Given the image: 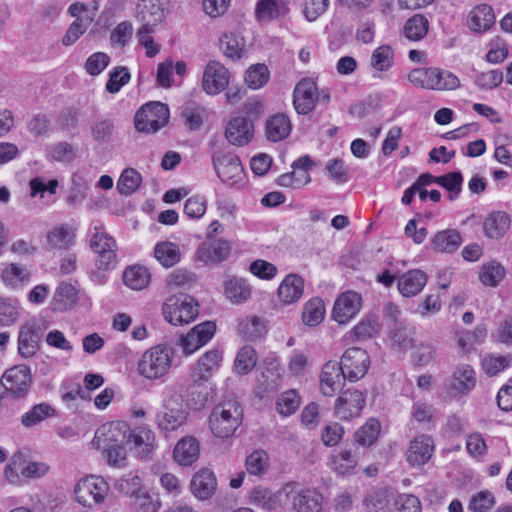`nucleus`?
<instances>
[{"label": "nucleus", "mask_w": 512, "mask_h": 512, "mask_svg": "<svg viewBox=\"0 0 512 512\" xmlns=\"http://www.w3.org/2000/svg\"><path fill=\"white\" fill-rule=\"evenodd\" d=\"M92 445L105 454L107 463L113 467L125 466L127 448L137 456H149L156 449V437L147 426L130 429L124 421L101 425L95 432Z\"/></svg>", "instance_id": "1"}, {"label": "nucleus", "mask_w": 512, "mask_h": 512, "mask_svg": "<svg viewBox=\"0 0 512 512\" xmlns=\"http://www.w3.org/2000/svg\"><path fill=\"white\" fill-rule=\"evenodd\" d=\"M174 359V351L166 345H155L147 349L137 363V372L147 380H158L166 376Z\"/></svg>", "instance_id": "2"}, {"label": "nucleus", "mask_w": 512, "mask_h": 512, "mask_svg": "<svg viewBox=\"0 0 512 512\" xmlns=\"http://www.w3.org/2000/svg\"><path fill=\"white\" fill-rule=\"evenodd\" d=\"M222 354L217 349H211L203 354L193 365L191 370L192 384L190 386L191 394L198 388L199 391L196 404L204 405L209 400L207 386L205 385L212 375L219 369L222 362Z\"/></svg>", "instance_id": "3"}, {"label": "nucleus", "mask_w": 512, "mask_h": 512, "mask_svg": "<svg viewBox=\"0 0 512 512\" xmlns=\"http://www.w3.org/2000/svg\"><path fill=\"white\" fill-rule=\"evenodd\" d=\"M242 421V409L235 400H227L212 410L209 418L210 429L218 438L232 436Z\"/></svg>", "instance_id": "4"}, {"label": "nucleus", "mask_w": 512, "mask_h": 512, "mask_svg": "<svg viewBox=\"0 0 512 512\" xmlns=\"http://www.w3.org/2000/svg\"><path fill=\"white\" fill-rule=\"evenodd\" d=\"M281 493L286 497L292 512H322L323 495L314 487L298 482H288Z\"/></svg>", "instance_id": "5"}, {"label": "nucleus", "mask_w": 512, "mask_h": 512, "mask_svg": "<svg viewBox=\"0 0 512 512\" xmlns=\"http://www.w3.org/2000/svg\"><path fill=\"white\" fill-rule=\"evenodd\" d=\"M169 120L168 106L161 102H149L142 105L134 117L137 131L155 133L163 128Z\"/></svg>", "instance_id": "6"}, {"label": "nucleus", "mask_w": 512, "mask_h": 512, "mask_svg": "<svg viewBox=\"0 0 512 512\" xmlns=\"http://www.w3.org/2000/svg\"><path fill=\"white\" fill-rule=\"evenodd\" d=\"M318 101L324 103L330 101L328 89L318 90L316 82L309 78H304L297 83L294 88L293 103L299 114H308Z\"/></svg>", "instance_id": "7"}, {"label": "nucleus", "mask_w": 512, "mask_h": 512, "mask_svg": "<svg viewBox=\"0 0 512 512\" xmlns=\"http://www.w3.org/2000/svg\"><path fill=\"white\" fill-rule=\"evenodd\" d=\"M164 318L172 325H184L193 321L198 313V304L189 296H172L163 304Z\"/></svg>", "instance_id": "8"}, {"label": "nucleus", "mask_w": 512, "mask_h": 512, "mask_svg": "<svg viewBox=\"0 0 512 512\" xmlns=\"http://www.w3.org/2000/svg\"><path fill=\"white\" fill-rule=\"evenodd\" d=\"M94 230L90 246L97 254L96 266L100 270H112L117 264V243L102 226H96Z\"/></svg>", "instance_id": "9"}, {"label": "nucleus", "mask_w": 512, "mask_h": 512, "mask_svg": "<svg viewBox=\"0 0 512 512\" xmlns=\"http://www.w3.org/2000/svg\"><path fill=\"white\" fill-rule=\"evenodd\" d=\"M213 164L218 177L230 187H242L245 184V174L240 159L233 154H217Z\"/></svg>", "instance_id": "10"}, {"label": "nucleus", "mask_w": 512, "mask_h": 512, "mask_svg": "<svg viewBox=\"0 0 512 512\" xmlns=\"http://www.w3.org/2000/svg\"><path fill=\"white\" fill-rule=\"evenodd\" d=\"M370 366L368 353L359 347L348 348L341 357L339 364L344 378L354 382L363 378Z\"/></svg>", "instance_id": "11"}, {"label": "nucleus", "mask_w": 512, "mask_h": 512, "mask_svg": "<svg viewBox=\"0 0 512 512\" xmlns=\"http://www.w3.org/2000/svg\"><path fill=\"white\" fill-rule=\"evenodd\" d=\"M108 490V484L102 477L88 476L77 483L75 495L77 501L82 505L92 506L103 502Z\"/></svg>", "instance_id": "12"}, {"label": "nucleus", "mask_w": 512, "mask_h": 512, "mask_svg": "<svg viewBox=\"0 0 512 512\" xmlns=\"http://www.w3.org/2000/svg\"><path fill=\"white\" fill-rule=\"evenodd\" d=\"M32 383L31 370L26 365H16L8 369L2 376L0 385L5 395L11 393L14 397H24Z\"/></svg>", "instance_id": "13"}, {"label": "nucleus", "mask_w": 512, "mask_h": 512, "mask_svg": "<svg viewBox=\"0 0 512 512\" xmlns=\"http://www.w3.org/2000/svg\"><path fill=\"white\" fill-rule=\"evenodd\" d=\"M187 420V412L177 399H165L161 410L157 413L156 422L160 430L176 431Z\"/></svg>", "instance_id": "14"}, {"label": "nucleus", "mask_w": 512, "mask_h": 512, "mask_svg": "<svg viewBox=\"0 0 512 512\" xmlns=\"http://www.w3.org/2000/svg\"><path fill=\"white\" fill-rule=\"evenodd\" d=\"M230 80L227 68L218 61H210L203 72L202 88L208 95H218L225 90Z\"/></svg>", "instance_id": "15"}, {"label": "nucleus", "mask_w": 512, "mask_h": 512, "mask_svg": "<svg viewBox=\"0 0 512 512\" xmlns=\"http://www.w3.org/2000/svg\"><path fill=\"white\" fill-rule=\"evenodd\" d=\"M361 295L354 291H346L335 300L332 318L339 324H346L354 318L361 309Z\"/></svg>", "instance_id": "16"}, {"label": "nucleus", "mask_w": 512, "mask_h": 512, "mask_svg": "<svg viewBox=\"0 0 512 512\" xmlns=\"http://www.w3.org/2000/svg\"><path fill=\"white\" fill-rule=\"evenodd\" d=\"M365 404V395L356 389L341 393L335 403V414L342 420H350L360 415Z\"/></svg>", "instance_id": "17"}, {"label": "nucleus", "mask_w": 512, "mask_h": 512, "mask_svg": "<svg viewBox=\"0 0 512 512\" xmlns=\"http://www.w3.org/2000/svg\"><path fill=\"white\" fill-rule=\"evenodd\" d=\"M231 252V244L223 238L207 240L196 250V258L205 265L218 264L225 261Z\"/></svg>", "instance_id": "18"}, {"label": "nucleus", "mask_w": 512, "mask_h": 512, "mask_svg": "<svg viewBox=\"0 0 512 512\" xmlns=\"http://www.w3.org/2000/svg\"><path fill=\"white\" fill-rule=\"evenodd\" d=\"M216 326L213 322L207 321L192 328L180 339V346L185 355H191L200 347L207 344L214 336Z\"/></svg>", "instance_id": "19"}, {"label": "nucleus", "mask_w": 512, "mask_h": 512, "mask_svg": "<svg viewBox=\"0 0 512 512\" xmlns=\"http://www.w3.org/2000/svg\"><path fill=\"white\" fill-rule=\"evenodd\" d=\"M136 17L141 27L153 28L165 18V3L163 0H141L137 5Z\"/></svg>", "instance_id": "20"}, {"label": "nucleus", "mask_w": 512, "mask_h": 512, "mask_svg": "<svg viewBox=\"0 0 512 512\" xmlns=\"http://www.w3.org/2000/svg\"><path fill=\"white\" fill-rule=\"evenodd\" d=\"M75 241V229L69 224L56 225L46 233V247L50 251L68 250Z\"/></svg>", "instance_id": "21"}, {"label": "nucleus", "mask_w": 512, "mask_h": 512, "mask_svg": "<svg viewBox=\"0 0 512 512\" xmlns=\"http://www.w3.org/2000/svg\"><path fill=\"white\" fill-rule=\"evenodd\" d=\"M253 123L245 117L232 118L225 129V137L229 143L237 146H244L253 137Z\"/></svg>", "instance_id": "22"}, {"label": "nucleus", "mask_w": 512, "mask_h": 512, "mask_svg": "<svg viewBox=\"0 0 512 512\" xmlns=\"http://www.w3.org/2000/svg\"><path fill=\"white\" fill-rule=\"evenodd\" d=\"M433 451V439L427 435H419L411 441L406 458L412 466H421L431 458Z\"/></svg>", "instance_id": "23"}, {"label": "nucleus", "mask_w": 512, "mask_h": 512, "mask_svg": "<svg viewBox=\"0 0 512 512\" xmlns=\"http://www.w3.org/2000/svg\"><path fill=\"white\" fill-rule=\"evenodd\" d=\"M304 293V280L297 274H288L281 281L277 296L284 305H291L298 302Z\"/></svg>", "instance_id": "24"}, {"label": "nucleus", "mask_w": 512, "mask_h": 512, "mask_svg": "<svg viewBox=\"0 0 512 512\" xmlns=\"http://www.w3.org/2000/svg\"><path fill=\"white\" fill-rule=\"evenodd\" d=\"M345 379L337 362H327L320 374L321 393L324 396H333L341 388Z\"/></svg>", "instance_id": "25"}, {"label": "nucleus", "mask_w": 512, "mask_h": 512, "mask_svg": "<svg viewBox=\"0 0 512 512\" xmlns=\"http://www.w3.org/2000/svg\"><path fill=\"white\" fill-rule=\"evenodd\" d=\"M327 465L338 476L353 475L356 473L358 457L348 449L334 451L329 456Z\"/></svg>", "instance_id": "26"}, {"label": "nucleus", "mask_w": 512, "mask_h": 512, "mask_svg": "<svg viewBox=\"0 0 512 512\" xmlns=\"http://www.w3.org/2000/svg\"><path fill=\"white\" fill-rule=\"evenodd\" d=\"M427 280V275L422 270H409L399 277L398 290L404 297L416 296L424 289Z\"/></svg>", "instance_id": "27"}, {"label": "nucleus", "mask_w": 512, "mask_h": 512, "mask_svg": "<svg viewBox=\"0 0 512 512\" xmlns=\"http://www.w3.org/2000/svg\"><path fill=\"white\" fill-rule=\"evenodd\" d=\"M200 454V445L193 436H185L180 439L174 448V460L181 466H190L197 461Z\"/></svg>", "instance_id": "28"}, {"label": "nucleus", "mask_w": 512, "mask_h": 512, "mask_svg": "<svg viewBox=\"0 0 512 512\" xmlns=\"http://www.w3.org/2000/svg\"><path fill=\"white\" fill-rule=\"evenodd\" d=\"M288 13L289 7L285 0H258L255 8L256 18L260 22H271Z\"/></svg>", "instance_id": "29"}, {"label": "nucleus", "mask_w": 512, "mask_h": 512, "mask_svg": "<svg viewBox=\"0 0 512 512\" xmlns=\"http://www.w3.org/2000/svg\"><path fill=\"white\" fill-rule=\"evenodd\" d=\"M468 27L477 33L488 31L495 24V15L491 6L481 4L471 10L468 16Z\"/></svg>", "instance_id": "30"}, {"label": "nucleus", "mask_w": 512, "mask_h": 512, "mask_svg": "<svg viewBox=\"0 0 512 512\" xmlns=\"http://www.w3.org/2000/svg\"><path fill=\"white\" fill-rule=\"evenodd\" d=\"M476 384L475 372L470 365H458L453 372L451 390L453 395H463L470 392Z\"/></svg>", "instance_id": "31"}, {"label": "nucleus", "mask_w": 512, "mask_h": 512, "mask_svg": "<svg viewBox=\"0 0 512 512\" xmlns=\"http://www.w3.org/2000/svg\"><path fill=\"white\" fill-rule=\"evenodd\" d=\"M282 495L281 490L279 493H274L266 487L257 486L250 493V503L263 510L274 511L281 507Z\"/></svg>", "instance_id": "32"}, {"label": "nucleus", "mask_w": 512, "mask_h": 512, "mask_svg": "<svg viewBox=\"0 0 512 512\" xmlns=\"http://www.w3.org/2000/svg\"><path fill=\"white\" fill-rule=\"evenodd\" d=\"M216 485V478L208 469L196 473L191 481L193 494L201 500L210 498L216 490Z\"/></svg>", "instance_id": "33"}, {"label": "nucleus", "mask_w": 512, "mask_h": 512, "mask_svg": "<svg viewBox=\"0 0 512 512\" xmlns=\"http://www.w3.org/2000/svg\"><path fill=\"white\" fill-rule=\"evenodd\" d=\"M510 224L511 220L507 213L495 211L485 218L483 229L487 237L498 239L506 234L510 228Z\"/></svg>", "instance_id": "34"}, {"label": "nucleus", "mask_w": 512, "mask_h": 512, "mask_svg": "<svg viewBox=\"0 0 512 512\" xmlns=\"http://www.w3.org/2000/svg\"><path fill=\"white\" fill-rule=\"evenodd\" d=\"M153 255L164 268L175 266L181 260V250L178 244L171 241H162L155 245Z\"/></svg>", "instance_id": "35"}, {"label": "nucleus", "mask_w": 512, "mask_h": 512, "mask_svg": "<svg viewBox=\"0 0 512 512\" xmlns=\"http://www.w3.org/2000/svg\"><path fill=\"white\" fill-rule=\"evenodd\" d=\"M261 377L264 391H273L279 386L282 380V368L276 357L264 359Z\"/></svg>", "instance_id": "36"}, {"label": "nucleus", "mask_w": 512, "mask_h": 512, "mask_svg": "<svg viewBox=\"0 0 512 512\" xmlns=\"http://www.w3.org/2000/svg\"><path fill=\"white\" fill-rule=\"evenodd\" d=\"M462 238L458 231L446 229L436 233L431 239V247L437 252L452 253L461 245Z\"/></svg>", "instance_id": "37"}, {"label": "nucleus", "mask_w": 512, "mask_h": 512, "mask_svg": "<svg viewBox=\"0 0 512 512\" xmlns=\"http://www.w3.org/2000/svg\"><path fill=\"white\" fill-rule=\"evenodd\" d=\"M151 275L148 269L141 265H132L123 272L124 284L136 291L145 289L150 283Z\"/></svg>", "instance_id": "38"}, {"label": "nucleus", "mask_w": 512, "mask_h": 512, "mask_svg": "<svg viewBox=\"0 0 512 512\" xmlns=\"http://www.w3.org/2000/svg\"><path fill=\"white\" fill-rule=\"evenodd\" d=\"M225 295L233 304H240L251 296V287L243 278L232 277L225 282Z\"/></svg>", "instance_id": "39"}, {"label": "nucleus", "mask_w": 512, "mask_h": 512, "mask_svg": "<svg viewBox=\"0 0 512 512\" xmlns=\"http://www.w3.org/2000/svg\"><path fill=\"white\" fill-rule=\"evenodd\" d=\"M291 131L289 118L284 114H276L266 122V136L273 142L285 139Z\"/></svg>", "instance_id": "40"}, {"label": "nucleus", "mask_w": 512, "mask_h": 512, "mask_svg": "<svg viewBox=\"0 0 512 512\" xmlns=\"http://www.w3.org/2000/svg\"><path fill=\"white\" fill-rule=\"evenodd\" d=\"M325 312L324 302L317 297L311 298L302 309L303 323L309 327H315L324 320Z\"/></svg>", "instance_id": "41"}, {"label": "nucleus", "mask_w": 512, "mask_h": 512, "mask_svg": "<svg viewBox=\"0 0 512 512\" xmlns=\"http://www.w3.org/2000/svg\"><path fill=\"white\" fill-rule=\"evenodd\" d=\"M56 410L48 403L34 405L21 417V423L24 427L30 428L43 422L44 420L55 416Z\"/></svg>", "instance_id": "42"}, {"label": "nucleus", "mask_w": 512, "mask_h": 512, "mask_svg": "<svg viewBox=\"0 0 512 512\" xmlns=\"http://www.w3.org/2000/svg\"><path fill=\"white\" fill-rule=\"evenodd\" d=\"M435 67L436 66H422L414 68L407 74V80L414 87L432 91L435 79Z\"/></svg>", "instance_id": "43"}, {"label": "nucleus", "mask_w": 512, "mask_h": 512, "mask_svg": "<svg viewBox=\"0 0 512 512\" xmlns=\"http://www.w3.org/2000/svg\"><path fill=\"white\" fill-rule=\"evenodd\" d=\"M428 29V19L421 14H415L406 20L403 27V34L411 41H419L426 36Z\"/></svg>", "instance_id": "44"}, {"label": "nucleus", "mask_w": 512, "mask_h": 512, "mask_svg": "<svg viewBox=\"0 0 512 512\" xmlns=\"http://www.w3.org/2000/svg\"><path fill=\"white\" fill-rule=\"evenodd\" d=\"M31 273L23 265L11 263L2 271V280L7 286L17 288L29 282Z\"/></svg>", "instance_id": "45"}, {"label": "nucleus", "mask_w": 512, "mask_h": 512, "mask_svg": "<svg viewBox=\"0 0 512 512\" xmlns=\"http://www.w3.org/2000/svg\"><path fill=\"white\" fill-rule=\"evenodd\" d=\"M394 64V50L389 45L377 47L371 54L370 66L376 72H387Z\"/></svg>", "instance_id": "46"}, {"label": "nucleus", "mask_w": 512, "mask_h": 512, "mask_svg": "<svg viewBox=\"0 0 512 512\" xmlns=\"http://www.w3.org/2000/svg\"><path fill=\"white\" fill-rule=\"evenodd\" d=\"M238 331L247 340H255L266 333V326L261 318L246 316L239 320Z\"/></svg>", "instance_id": "47"}, {"label": "nucleus", "mask_w": 512, "mask_h": 512, "mask_svg": "<svg viewBox=\"0 0 512 512\" xmlns=\"http://www.w3.org/2000/svg\"><path fill=\"white\" fill-rule=\"evenodd\" d=\"M220 49L226 57L239 59L245 47V40L237 33H225L219 40Z\"/></svg>", "instance_id": "48"}, {"label": "nucleus", "mask_w": 512, "mask_h": 512, "mask_svg": "<svg viewBox=\"0 0 512 512\" xmlns=\"http://www.w3.org/2000/svg\"><path fill=\"white\" fill-rule=\"evenodd\" d=\"M257 353L251 346H243L238 352L234 360L235 372L239 375H246L251 372L257 363Z\"/></svg>", "instance_id": "49"}, {"label": "nucleus", "mask_w": 512, "mask_h": 512, "mask_svg": "<svg viewBox=\"0 0 512 512\" xmlns=\"http://www.w3.org/2000/svg\"><path fill=\"white\" fill-rule=\"evenodd\" d=\"M301 404V397L295 389H289L279 395L276 400V411L283 417L296 412Z\"/></svg>", "instance_id": "50"}, {"label": "nucleus", "mask_w": 512, "mask_h": 512, "mask_svg": "<svg viewBox=\"0 0 512 512\" xmlns=\"http://www.w3.org/2000/svg\"><path fill=\"white\" fill-rule=\"evenodd\" d=\"M381 431V425L376 419L367 420L354 434L355 441L364 447L373 445Z\"/></svg>", "instance_id": "51"}, {"label": "nucleus", "mask_w": 512, "mask_h": 512, "mask_svg": "<svg viewBox=\"0 0 512 512\" xmlns=\"http://www.w3.org/2000/svg\"><path fill=\"white\" fill-rule=\"evenodd\" d=\"M461 86L460 79L453 72L435 67V79L432 91H454Z\"/></svg>", "instance_id": "52"}, {"label": "nucleus", "mask_w": 512, "mask_h": 512, "mask_svg": "<svg viewBox=\"0 0 512 512\" xmlns=\"http://www.w3.org/2000/svg\"><path fill=\"white\" fill-rule=\"evenodd\" d=\"M505 276L504 267L495 261H490L482 265L479 272V279L485 286H497Z\"/></svg>", "instance_id": "53"}, {"label": "nucleus", "mask_w": 512, "mask_h": 512, "mask_svg": "<svg viewBox=\"0 0 512 512\" xmlns=\"http://www.w3.org/2000/svg\"><path fill=\"white\" fill-rule=\"evenodd\" d=\"M54 300L59 310L71 309L78 301L77 290L72 284L63 282L56 289Z\"/></svg>", "instance_id": "54"}, {"label": "nucleus", "mask_w": 512, "mask_h": 512, "mask_svg": "<svg viewBox=\"0 0 512 512\" xmlns=\"http://www.w3.org/2000/svg\"><path fill=\"white\" fill-rule=\"evenodd\" d=\"M93 22V16L75 19L68 27L61 43L64 46H71L87 31Z\"/></svg>", "instance_id": "55"}, {"label": "nucleus", "mask_w": 512, "mask_h": 512, "mask_svg": "<svg viewBox=\"0 0 512 512\" xmlns=\"http://www.w3.org/2000/svg\"><path fill=\"white\" fill-rule=\"evenodd\" d=\"M246 470L249 474L260 476L269 467V456L266 451L258 449L251 452L245 460Z\"/></svg>", "instance_id": "56"}, {"label": "nucleus", "mask_w": 512, "mask_h": 512, "mask_svg": "<svg viewBox=\"0 0 512 512\" xmlns=\"http://www.w3.org/2000/svg\"><path fill=\"white\" fill-rule=\"evenodd\" d=\"M141 182V174L133 168H127L118 179L117 189L122 195H130L138 189Z\"/></svg>", "instance_id": "57"}, {"label": "nucleus", "mask_w": 512, "mask_h": 512, "mask_svg": "<svg viewBox=\"0 0 512 512\" xmlns=\"http://www.w3.org/2000/svg\"><path fill=\"white\" fill-rule=\"evenodd\" d=\"M130 499V505L136 512H158L161 507L159 499L154 498L145 490Z\"/></svg>", "instance_id": "58"}, {"label": "nucleus", "mask_w": 512, "mask_h": 512, "mask_svg": "<svg viewBox=\"0 0 512 512\" xmlns=\"http://www.w3.org/2000/svg\"><path fill=\"white\" fill-rule=\"evenodd\" d=\"M269 80V71L266 65L256 64L250 66L245 73V83L251 89H259Z\"/></svg>", "instance_id": "59"}, {"label": "nucleus", "mask_w": 512, "mask_h": 512, "mask_svg": "<svg viewBox=\"0 0 512 512\" xmlns=\"http://www.w3.org/2000/svg\"><path fill=\"white\" fill-rule=\"evenodd\" d=\"M495 504L496 500L492 492L479 491L470 498L468 510L470 512H490Z\"/></svg>", "instance_id": "60"}, {"label": "nucleus", "mask_w": 512, "mask_h": 512, "mask_svg": "<svg viewBox=\"0 0 512 512\" xmlns=\"http://www.w3.org/2000/svg\"><path fill=\"white\" fill-rule=\"evenodd\" d=\"M344 434V427L340 423L329 422L323 426L320 439L324 446L334 447L340 443Z\"/></svg>", "instance_id": "61"}, {"label": "nucleus", "mask_w": 512, "mask_h": 512, "mask_svg": "<svg viewBox=\"0 0 512 512\" xmlns=\"http://www.w3.org/2000/svg\"><path fill=\"white\" fill-rule=\"evenodd\" d=\"M466 450L469 456L477 460L487 455L488 447L481 433L475 431L467 435Z\"/></svg>", "instance_id": "62"}, {"label": "nucleus", "mask_w": 512, "mask_h": 512, "mask_svg": "<svg viewBox=\"0 0 512 512\" xmlns=\"http://www.w3.org/2000/svg\"><path fill=\"white\" fill-rule=\"evenodd\" d=\"M463 177L460 172H451L437 177V184L449 191V199L455 200L462 190Z\"/></svg>", "instance_id": "63"}, {"label": "nucleus", "mask_w": 512, "mask_h": 512, "mask_svg": "<svg viewBox=\"0 0 512 512\" xmlns=\"http://www.w3.org/2000/svg\"><path fill=\"white\" fill-rule=\"evenodd\" d=\"M18 350L21 356L28 358L37 350V340L30 327H23L18 336Z\"/></svg>", "instance_id": "64"}]
</instances>
